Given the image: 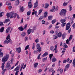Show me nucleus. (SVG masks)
<instances>
[{
  "mask_svg": "<svg viewBox=\"0 0 75 75\" xmlns=\"http://www.w3.org/2000/svg\"><path fill=\"white\" fill-rule=\"evenodd\" d=\"M44 19V16H41L40 17V18L38 19L39 21H41V20Z\"/></svg>",
  "mask_w": 75,
  "mask_h": 75,
  "instance_id": "4be33fe9",
  "label": "nucleus"
},
{
  "mask_svg": "<svg viewBox=\"0 0 75 75\" xmlns=\"http://www.w3.org/2000/svg\"><path fill=\"white\" fill-rule=\"evenodd\" d=\"M48 52H45L44 54L42 55V57H45V56L48 55Z\"/></svg>",
  "mask_w": 75,
  "mask_h": 75,
  "instance_id": "a211bd4d",
  "label": "nucleus"
},
{
  "mask_svg": "<svg viewBox=\"0 0 75 75\" xmlns=\"http://www.w3.org/2000/svg\"><path fill=\"white\" fill-rule=\"evenodd\" d=\"M53 37L54 38V40H55V39L58 38V36H56L55 35H53Z\"/></svg>",
  "mask_w": 75,
  "mask_h": 75,
  "instance_id": "09e8293b",
  "label": "nucleus"
},
{
  "mask_svg": "<svg viewBox=\"0 0 75 75\" xmlns=\"http://www.w3.org/2000/svg\"><path fill=\"white\" fill-rule=\"evenodd\" d=\"M42 9H40L39 11V12H38V15H40V14H41V13H42Z\"/></svg>",
  "mask_w": 75,
  "mask_h": 75,
  "instance_id": "2f4dec72",
  "label": "nucleus"
},
{
  "mask_svg": "<svg viewBox=\"0 0 75 75\" xmlns=\"http://www.w3.org/2000/svg\"><path fill=\"white\" fill-rule=\"evenodd\" d=\"M29 48V45H27L25 48V50H27Z\"/></svg>",
  "mask_w": 75,
  "mask_h": 75,
  "instance_id": "4c0bfd02",
  "label": "nucleus"
},
{
  "mask_svg": "<svg viewBox=\"0 0 75 75\" xmlns=\"http://www.w3.org/2000/svg\"><path fill=\"white\" fill-rule=\"evenodd\" d=\"M66 35H67V33H64L62 34V37L63 40H64L65 38V37H66Z\"/></svg>",
  "mask_w": 75,
  "mask_h": 75,
  "instance_id": "9b49d317",
  "label": "nucleus"
},
{
  "mask_svg": "<svg viewBox=\"0 0 75 75\" xmlns=\"http://www.w3.org/2000/svg\"><path fill=\"white\" fill-rule=\"evenodd\" d=\"M5 57H6V58L8 60V59L9 58V57H10V54H6V56Z\"/></svg>",
  "mask_w": 75,
  "mask_h": 75,
  "instance_id": "bb28decb",
  "label": "nucleus"
},
{
  "mask_svg": "<svg viewBox=\"0 0 75 75\" xmlns=\"http://www.w3.org/2000/svg\"><path fill=\"white\" fill-rule=\"evenodd\" d=\"M26 35V33L25 32H23L21 34V36L22 37H24Z\"/></svg>",
  "mask_w": 75,
  "mask_h": 75,
  "instance_id": "ddd939ff",
  "label": "nucleus"
},
{
  "mask_svg": "<svg viewBox=\"0 0 75 75\" xmlns=\"http://www.w3.org/2000/svg\"><path fill=\"white\" fill-rule=\"evenodd\" d=\"M25 8L23 6H22L21 7L20 9V11L21 12H23V11H24L25 10Z\"/></svg>",
  "mask_w": 75,
  "mask_h": 75,
  "instance_id": "4468645a",
  "label": "nucleus"
},
{
  "mask_svg": "<svg viewBox=\"0 0 75 75\" xmlns=\"http://www.w3.org/2000/svg\"><path fill=\"white\" fill-rule=\"evenodd\" d=\"M57 46H58V45H56L54 46V48L53 50V52H55V53H57L58 52V50L57 49Z\"/></svg>",
  "mask_w": 75,
  "mask_h": 75,
  "instance_id": "423d86ee",
  "label": "nucleus"
},
{
  "mask_svg": "<svg viewBox=\"0 0 75 75\" xmlns=\"http://www.w3.org/2000/svg\"><path fill=\"white\" fill-rule=\"evenodd\" d=\"M69 40L68 39H67L66 41V44H69Z\"/></svg>",
  "mask_w": 75,
  "mask_h": 75,
  "instance_id": "6e6d98bb",
  "label": "nucleus"
},
{
  "mask_svg": "<svg viewBox=\"0 0 75 75\" xmlns=\"http://www.w3.org/2000/svg\"><path fill=\"white\" fill-rule=\"evenodd\" d=\"M52 56H53V54H51L49 55V58L50 59H52Z\"/></svg>",
  "mask_w": 75,
  "mask_h": 75,
  "instance_id": "473e14b6",
  "label": "nucleus"
},
{
  "mask_svg": "<svg viewBox=\"0 0 75 75\" xmlns=\"http://www.w3.org/2000/svg\"><path fill=\"white\" fill-rule=\"evenodd\" d=\"M27 25H28L27 24H26L25 25L24 27V29H25V30H27Z\"/></svg>",
  "mask_w": 75,
  "mask_h": 75,
  "instance_id": "603ef678",
  "label": "nucleus"
},
{
  "mask_svg": "<svg viewBox=\"0 0 75 75\" xmlns=\"http://www.w3.org/2000/svg\"><path fill=\"white\" fill-rule=\"evenodd\" d=\"M54 48V47L53 46H51L50 47V49L51 50V51H52V50H53V49Z\"/></svg>",
  "mask_w": 75,
  "mask_h": 75,
  "instance_id": "79ce46f5",
  "label": "nucleus"
},
{
  "mask_svg": "<svg viewBox=\"0 0 75 75\" xmlns=\"http://www.w3.org/2000/svg\"><path fill=\"white\" fill-rule=\"evenodd\" d=\"M3 22H0V26H3V25H4V24H3Z\"/></svg>",
  "mask_w": 75,
  "mask_h": 75,
  "instance_id": "680f3d73",
  "label": "nucleus"
},
{
  "mask_svg": "<svg viewBox=\"0 0 75 75\" xmlns=\"http://www.w3.org/2000/svg\"><path fill=\"white\" fill-rule=\"evenodd\" d=\"M38 63H34V67L35 68H37V66H38Z\"/></svg>",
  "mask_w": 75,
  "mask_h": 75,
  "instance_id": "5701e85b",
  "label": "nucleus"
},
{
  "mask_svg": "<svg viewBox=\"0 0 75 75\" xmlns=\"http://www.w3.org/2000/svg\"><path fill=\"white\" fill-rule=\"evenodd\" d=\"M72 27L73 28V29H75V23H74L72 25Z\"/></svg>",
  "mask_w": 75,
  "mask_h": 75,
  "instance_id": "774afa93",
  "label": "nucleus"
},
{
  "mask_svg": "<svg viewBox=\"0 0 75 75\" xmlns=\"http://www.w3.org/2000/svg\"><path fill=\"white\" fill-rule=\"evenodd\" d=\"M18 72H19V71H17L15 74V75H18Z\"/></svg>",
  "mask_w": 75,
  "mask_h": 75,
  "instance_id": "0e129e2a",
  "label": "nucleus"
},
{
  "mask_svg": "<svg viewBox=\"0 0 75 75\" xmlns=\"http://www.w3.org/2000/svg\"><path fill=\"white\" fill-rule=\"evenodd\" d=\"M4 54V53L1 52L0 53V58H1L3 57V55Z\"/></svg>",
  "mask_w": 75,
  "mask_h": 75,
  "instance_id": "f704fd0d",
  "label": "nucleus"
},
{
  "mask_svg": "<svg viewBox=\"0 0 75 75\" xmlns=\"http://www.w3.org/2000/svg\"><path fill=\"white\" fill-rule=\"evenodd\" d=\"M66 68L68 69L69 68V64H67L66 66Z\"/></svg>",
  "mask_w": 75,
  "mask_h": 75,
  "instance_id": "5fc2aeb1",
  "label": "nucleus"
},
{
  "mask_svg": "<svg viewBox=\"0 0 75 75\" xmlns=\"http://www.w3.org/2000/svg\"><path fill=\"white\" fill-rule=\"evenodd\" d=\"M41 49H42L41 47H40L37 50L39 52H41V51H42Z\"/></svg>",
  "mask_w": 75,
  "mask_h": 75,
  "instance_id": "58836bf2",
  "label": "nucleus"
},
{
  "mask_svg": "<svg viewBox=\"0 0 75 75\" xmlns=\"http://www.w3.org/2000/svg\"><path fill=\"white\" fill-rule=\"evenodd\" d=\"M67 13V10L65 9H63L59 13V14L61 16L65 15L66 14V13Z\"/></svg>",
  "mask_w": 75,
  "mask_h": 75,
  "instance_id": "f03ea898",
  "label": "nucleus"
},
{
  "mask_svg": "<svg viewBox=\"0 0 75 75\" xmlns=\"http://www.w3.org/2000/svg\"><path fill=\"white\" fill-rule=\"evenodd\" d=\"M62 36V33L59 32L57 34V37H61Z\"/></svg>",
  "mask_w": 75,
  "mask_h": 75,
  "instance_id": "412c9836",
  "label": "nucleus"
},
{
  "mask_svg": "<svg viewBox=\"0 0 75 75\" xmlns=\"http://www.w3.org/2000/svg\"><path fill=\"white\" fill-rule=\"evenodd\" d=\"M28 7H29V8H30L33 7V5L31 4V1L29 2L28 3Z\"/></svg>",
  "mask_w": 75,
  "mask_h": 75,
  "instance_id": "9d476101",
  "label": "nucleus"
},
{
  "mask_svg": "<svg viewBox=\"0 0 75 75\" xmlns=\"http://www.w3.org/2000/svg\"><path fill=\"white\" fill-rule=\"evenodd\" d=\"M11 16L10 18H15L17 16V13H15L13 11H12L10 13Z\"/></svg>",
  "mask_w": 75,
  "mask_h": 75,
  "instance_id": "7ed1b4c3",
  "label": "nucleus"
},
{
  "mask_svg": "<svg viewBox=\"0 0 75 75\" xmlns=\"http://www.w3.org/2000/svg\"><path fill=\"white\" fill-rule=\"evenodd\" d=\"M16 52L18 53H20L21 52V47H20L19 48H16Z\"/></svg>",
  "mask_w": 75,
  "mask_h": 75,
  "instance_id": "0eeeda50",
  "label": "nucleus"
},
{
  "mask_svg": "<svg viewBox=\"0 0 75 75\" xmlns=\"http://www.w3.org/2000/svg\"><path fill=\"white\" fill-rule=\"evenodd\" d=\"M6 16H7L8 18H9V17H11L10 13H7Z\"/></svg>",
  "mask_w": 75,
  "mask_h": 75,
  "instance_id": "c85d7f7f",
  "label": "nucleus"
},
{
  "mask_svg": "<svg viewBox=\"0 0 75 75\" xmlns=\"http://www.w3.org/2000/svg\"><path fill=\"white\" fill-rule=\"evenodd\" d=\"M71 27V23H67L66 25V30H68Z\"/></svg>",
  "mask_w": 75,
  "mask_h": 75,
  "instance_id": "20e7f679",
  "label": "nucleus"
},
{
  "mask_svg": "<svg viewBox=\"0 0 75 75\" xmlns=\"http://www.w3.org/2000/svg\"><path fill=\"white\" fill-rule=\"evenodd\" d=\"M31 11H29L27 13V16H30V14H31Z\"/></svg>",
  "mask_w": 75,
  "mask_h": 75,
  "instance_id": "72a5a7b5",
  "label": "nucleus"
},
{
  "mask_svg": "<svg viewBox=\"0 0 75 75\" xmlns=\"http://www.w3.org/2000/svg\"><path fill=\"white\" fill-rule=\"evenodd\" d=\"M2 62L3 63H2V64L1 67V68H2V70H3V69H4V64H5V62H7V59L6 58V57H3L2 58Z\"/></svg>",
  "mask_w": 75,
  "mask_h": 75,
  "instance_id": "f257e3e1",
  "label": "nucleus"
},
{
  "mask_svg": "<svg viewBox=\"0 0 75 75\" xmlns=\"http://www.w3.org/2000/svg\"><path fill=\"white\" fill-rule=\"evenodd\" d=\"M33 53L34 54H38V51L37 50V51H35L34 50L33 52Z\"/></svg>",
  "mask_w": 75,
  "mask_h": 75,
  "instance_id": "bf43d9fd",
  "label": "nucleus"
},
{
  "mask_svg": "<svg viewBox=\"0 0 75 75\" xmlns=\"http://www.w3.org/2000/svg\"><path fill=\"white\" fill-rule=\"evenodd\" d=\"M52 16H49L48 17V20H52Z\"/></svg>",
  "mask_w": 75,
  "mask_h": 75,
  "instance_id": "e433bc0d",
  "label": "nucleus"
},
{
  "mask_svg": "<svg viewBox=\"0 0 75 75\" xmlns=\"http://www.w3.org/2000/svg\"><path fill=\"white\" fill-rule=\"evenodd\" d=\"M35 48V43H33V46L32 47V49L33 50H34V49Z\"/></svg>",
  "mask_w": 75,
  "mask_h": 75,
  "instance_id": "de8ad7c7",
  "label": "nucleus"
},
{
  "mask_svg": "<svg viewBox=\"0 0 75 75\" xmlns=\"http://www.w3.org/2000/svg\"><path fill=\"white\" fill-rule=\"evenodd\" d=\"M54 71V69H50L49 70V71L50 72H52V71Z\"/></svg>",
  "mask_w": 75,
  "mask_h": 75,
  "instance_id": "e2e57ef3",
  "label": "nucleus"
},
{
  "mask_svg": "<svg viewBox=\"0 0 75 75\" xmlns=\"http://www.w3.org/2000/svg\"><path fill=\"white\" fill-rule=\"evenodd\" d=\"M33 30H35L37 29V27L35 26H34L33 27Z\"/></svg>",
  "mask_w": 75,
  "mask_h": 75,
  "instance_id": "49530a36",
  "label": "nucleus"
},
{
  "mask_svg": "<svg viewBox=\"0 0 75 75\" xmlns=\"http://www.w3.org/2000/svg\"><path fill=\"white\" fill-rule=\"evenodd\" d=\"M6 68L8 70L10 69L11 68V65H10V63L7 62L6 66Z\"/></svg>",
  "mask_w": 75,
  "mask_h": 75,
  "instance_id": "39448f33",
  "label": "nucleus"
},
{
  "mask_svg": "<svg viewBox=\"0 0 75 75\" xmlns=\"http://www.w3.org/2000/svg\"><path fill=\"white\" fill-rule=\"evenodd\" d=\"M57 60H56V58L55 57H53L52 59V61L53 62H55Z\"/></svg>",
  "mask_w": 75,
  "mask_h": 75,
  "instance_id": "6ab92c4d",
  "label": "nucleus"
},
{
  "mask_svg": "<svg viewBox=\"0 0 75 75\" xmlns=\"http://www.w3.org/2000/svg\"><path fill=\"white\" fill-rule=\"evenodd\" d=\"M55 22V20H53L52 21V24H54Z\"/></svg>",
  "mask_w": 75,
  "mask_h": 75,
  "instance_id": "69168bd1",
  "label": "nucleus"
},
{
  "mask_svg": "<svg viewBox=\"0 0 75 75\" xmlns=\"http://www.w3.org/2000/svg\"><path fill=\"white\" fill-rule=\"evenodd\" d=\"M72 37H73V36L72 35H70V36L69 39V41H71V40H72Z\"/></svg>",
  "mask_w": 75,
  "mask_h": 75,
  "instance_id": "a19ab883",
  "label": "nucleus"
},
{
  "mask_svg": "<svg viewBox=\"0 0 75 75\" xmlns=\"http://www.w3.org/2000/svg\"><path fill=\"white\" fill-rule=\"evenodd\" d=\"M4 27H2L0 29V33H3L4 32Z\"/></svg>",
  "mask_w": 75,
  "mask_h": 75,
  "instance_id": "f3484780",
  "label": "nucleus"
},
{
  "mask_svg": "<svg viewBox=\"0 0 75 75\" xmlns=\"http://www.w3.org/2000/svg\"><path fill=\"white\" fill-rule=\"evenodd\" d=\"M16 3V5H18L20 4V2L19 1V0H17L15 1Z\"/></svg>",
  "mask_w": 75,
  "mask_h": 75,
  "instance_id": "7c9ffc66",
  "label": "nucleus"
},
{
  "mask_svg": "<svg viewBox=\"0 0 75 75\" xmlns=\"http://www.w3.org/2000/svg\"><path fill=\"white\" fill-rule=\"evenodd\" d=\"M69 7V11H71L72 10V6H71V5H70Z\"/></svg>",
  "mask_w": 75,
  "mask_h": 75,
  "instance_id": "ea45409f",
  "label": "nucleus"
},
{
  "mask_svg": "<svg viewBox=\"0 0 75 75\" xmlns=\"http://www.w3.org/2000/svg\"><path fill=\"white\" fill-rule=\"evenodd\" d=\"M60 22H61V23H64L66 21V20L65 19H61L60 21Z\"/></svg>",
  "mask_w": 75,
  "mask_h": 75,
  "instance_id": "aec40b11",
  "label": "nucleus"
},
{
  "mask_svg": "<svg viewBox=\"0 0 75 75\" xmlns=\"http://www.w3.org/2000/svg\"><path fill=\"white\" fill-rule=\"evenodd\" d=\"M67 4H68V2H67L66 3L64 2L63 4V6H66Z\"/></svg>",
  "mask_w": 75,
  "mask_h": 75,
  "instance_id": "864d4df0",
  "label": "nucleus"
},
{
  "mask_svg": "<svg viewBox=\"0 0 75 75\" xmlns=\"http://www.w3.org/2000/svg\"><path fill=\"white\" fill-rule=\"evenodd\" d=\"M47 59V57L43 58L42 59V61L43 62H45V61Z\"/></svg>",
  "mask_w": 75,
  "mask_h": 75,
  "instance_id": "3c124183",
  "label": "nucleus"
},
{
  "mask_svg": "<svg viewBox=\"0 0 75 75\" xmlns=\"http://www.w3.org/2000/svg\"><path fill=\"white\" fill-rule=\"evenodd\" d=\"M38 6V0H36V2L34 3V8H36Z\"/></svg>",
  "mask_w": 75,
  "mask_h": 75,
  "instance_id": "6e6552de",
  "label": "nucleus"
},
{
  "mask_svg": "<svg viewBox=\"0 0 75 75\" xmlns=\"http://www.w3.org/2000/svg\"><path fill=\"white\" fill-rule=\"evenodd\" d=\"M65 25H66V23H62L61 25V26H62V27H64V26H65Z\"/></svg>",
  "mask_w": 75,
  "mask_h": 75,
  "instance_id": "c03bdc74",
  "label": "nucleus"
},
{
  "mask_svg": "<svg viewBox=\"0 0 75 75\" xmlns=\"http://www.w3.org/2000/svg\"><path fill=\"white\" fill-rule=\"evenodd\" d=\"M6 70H7V69H4V68L2 70H3V71L2 72V75H4V72L6 71Z\"/></svg>",
  "mask_w": 75,
  "mask_h": 75,
  "instance_id": "c9c22d12",
  "label": "nucleus"
},
{
  "mask_svg": "<svg viewBox=\"0 0 75 75\" xmlns=\"http://www.w3.org/2000/svg\"><path fill=\"white\" fill-rule=\"evenodd\" d=\"M18 29L19 30V31H24V28H23L22 26H20L18 28Z\"/></svg>",
  "mask_w": 75,
  "mask_h": 75,
  "instance_id": "f8f14e48",
  "label": "nucleus"
},
{
  "mask_svg": "<svg viewBox=\"0 0 75 75\" xmlns=\"http://www.w3.org/2000/svg\"><path fill=\"white\" fill-rule=\"evenodd\" d=\"M25 41H27V40H28V37H25Z\"/></svg>",
  "mask_w": 75,
  "mask_h": 75,
  "instance_id": "13d9d810",
  "label": "nucleus"
},
{
  "mask_svg": "<svg viewBox=\"0 0 75 75\" xmlns=\"http://www.w3.org/2000/svg\"><path fill=\"white\" fill-rule=\"evenodd\" d=\"M35 42H36V43H37L38 42H39V39L37 38L35 40Z\"/></svg>",
  "mask_w": 75,
  "mask_h": 75,
  "instance_id": "a18cd8bd",
  "label": "nucleus"
},
{
  "mask_svg": "<svg viewBox=\"0 0 75 75\" xmlns=\"http://www.w3.org/2000/svg\"><path fill=\"white\" fill-rule=\"evenodd\" d=\"M41 55V53H40L38 55V59H39L40 58V56Z\"/></svg>",
  "mask_w": 75,
  "mask_h": 75,
  "instance_id": "052dcab7",
  "label": "nucleus"
},
{
  "mask_svg": "<svg viewBox=\"0 0 75 75\" xmlns=\"http://www.w3.org/2000/svg\"><path fill=\"white\" fill-rule=\"evenodd\" d=\"M6 5L8 6H11V4L9 3L8 1L6 3Z\"/></svg>",
  "mask_w": 75,
  "mask_h": 75,
  "instance_id": "8fccbe9b",
  "label": "nucleus"
},
{
  "mask_svg": "<svg viewBox=\"0 0 75 75\" xmlns=\"http://www.w3.org/2000/svg\"><path fill=\"white\" fill-rule=\"evenodd\" d=\"M49 6V4H45V8H47Z\"/></svg>",
  "mask_w": 75,
  "mask_h": 75,
  "instance_id": "c756f323",
  "label": "nucleus"
},
{
  "mask_svg": "<svg viewBox=\"0 0 75 75\" xmlns=\"http://www.w3.org/2000/svg\"><path fill=\"white\" fill-rule=\"evenodd\" d=\"M37 50H38L39 48H40V44L38 43L36 45Z\"/></svg>",
  "mask_w": 75,
  "mask_h": 75,
  "instance_id": "b1692460",
  "label": "nucleus"
},
{
  "mask_svg": "<svg viewBox=\"0 0 75 75\" xmlns=\"http://www.w3.org/2000/svg\"><path fill=\"white\" fill-rule=\"evenodd\" d=\"M64 47H65V48H68V46H67V45H66V43H65L64 44Z\"/></svg>",
  "mask_w": 75,
  "mask_h": 75,
  "instance_id": "4d7b16f0",
  "label": "nucleus"
},
{
  "mask_svg": "<svg viewBox=\"0 0 75 75\" xmlns=\"http://www.w3.org/2000/svg\"><path fill=\"white\" fill-rule=\"evenodd\" d=\"M10 35L9 34L7 36V38H6V40H8L9 39H10Z\"/></svg>",
  "mask_w": 75,
  "mask_h": 75,
  "instance_id": "37998d69",
  "label": "nucleus"
},
{
  "mask_svg": "<svg viewBox=\"0 0 75 75\" xmlns=\"http://www.w3.org/2000/svg\"><path fill=\"white\" fill-rule=\"evenodd\" d=\"M44 18H46L48 16V13H47V12H45L44 13Z\"/></svg>",
  "mask_w": 75,
  "mask_h": 75,
  "instance_id": "393cba45",
  "label": "nucleus"
},
{
  "mask_svg": "<svg viewBox=\"0 0 75 75\" xmlns=\"http://www.w3.org/2000/svg\"><path fill=\"white\" fill-rule=\"evenodd\" d=\"M59 71H60V74H62L63 72V69H62L59 68L58 69Z\"/></svg>",
  "mask_w": 75,
  "mask_h": 75,
  "instance_id": "a878e982",
  "label": "nucleus"
},
{
  "mask_svg": "<svg viewBox=\"0 0 75 75\" xmlns=\"http://www.w3.org/2000/svg\"><path fill=\"white\" fill-rule=\"evenodd\" d=\"M10 21V19H5V21H4V23H8Z\"/></svg>",
  "mask_w": 75,
  "mask_h": 75,
  "instance_id": "2eb2a0df",
  "label": "nucleus"
},
{
  "mask_svg": "<svg viewBox=\"0 0 75 75\" xmlns=\"http://www.w3.org/2000/svg\"><path fill=\"white\" fill-rule=\"evenodd\" d=\"M20 66H17L16 68L14 69V71H19V70L20 69Z\"/></svg>",
  "mask_w": 75,
  "mask_h": 75,
  "instance_id": "1a4fd4ad",
  "label": "nucleus"
},
{
  "mask_svg": "<svg viewBox=\"0 0 75 75\" xmlns=\"http://www.w3.org/2000/svg\"><path fill=\"white\" fill-rule=\"evenodd\" d=\"M30 29H29L27 31V32L28 33V35H29V34H31V30H30Z\"/></svg>",
  "mask_w": 75,
  "mask_h": 75,
  "instance_id": "cd10ccee",
  "label": "nucleus"
},
{
  "mask_svg": "<svg viewBox=\"0 0 75 75\" xmlns=\"http://www.w3.org/2000/svg\"><path fill=\"white\" fill-rule=\"evenodd\" d=\"M10 28H11L10 27H8L6 30V33H9L10 32Z\"/></svg>",
  "mask_w": 75,
  "mask_h": 75,
  "instance_id": "dca6fc26",
  "label": "nucleus"
},
{
  "mask_svg": "<svg viewBox=\"0 0 75 75\" xmlns=\"http://www.w3.org/2000/svg\"><path fill=\"white\" fill-rule=\"evenodd\" d=\"M4 44H7V40H6L4 42Z\"/></svg>",
  "mask_w": 75,
  "mask_h": 75,
  "instance_id": "338daca9",
  "label": "nucleus"
}]
</instances>
